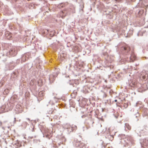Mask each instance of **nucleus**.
<instances>
[{
  "label": "nucleus",
  "mask_w": 148,
  "mask_h": 148,
  "mask_svg": "<svg viewBox=\"0 0 148 148\" xmlns=\"http://www.w3.org/2000/svg\"><path fill=\"white\" fill-rule=\"evenodd\" d=\"M143 78L144 79L145 78L144 76H143Z\"/></svg>",
  "instance_id": "nucleus-16"
},
{
  "label": "nucleus",
  "mask_w": 148,
  "mask_h": 148,
  "mask_svg": "<svg viewBox=\"0 0 148 148\" xmlns=\"http://www.w3.org/2000/svg\"><path fill=\"white\" fill-rule=\"evenodd\" d=\"M16 54L17 52L15 51V49L14 48L9 51V52L7 53V56L10 57V56H14Z\"/></svg>",
  "instance_id": "nucleus-2"
},
{
  "label": "nucleus",
  "mask_w": 148,
  "mask_h": 148,
  "mask_svg": "<svg viewBox=\"0 0 148 148\" xmlns=\"http://www.w3.org/2000/svg\"><path fill=\"white\" fill-rule=\"evenodd\" d=\"M9 33V32H6L5 35H6V36H7V38L8 39H10V38L12 37L11 34H10V35H9L8 36H7V34H8Z\"/></svg>",
  "instance_id": "nucleus-7"
},
{
  "label": "nucleus",
  "mask_w": 148,
  "mask_h": 148,
  "mask_svg": "<svg viewBox=\"0 0 148 148\" xmlns=\"http://www.w3.org/2000/svg\"><path fill=\"white\" fill-rule=\"evenodd\" d=\"M25 56H23L22 58V60H23V61H25L26 60V59H25V60H24V59L25 58Z\"/></svg>",
  "instance_id": "nucleus-12"
},
{
  "label": "nucleus",
  "mask_w": 148,
  "mask_h": 148,
  "mask_svg": "<svg viewBox=\"0 0 148 148\" xmlns=\"http://www.w3.org/2000/svg\"><path fill=\"white\" fill-rule=\"evenodd\" d=\"M125 127L126 128H127L129 130H130L131 129V127L130 125L127 123L125 124Z\"/></svg>",
  "instance_id": "nucleus-4"
},
{
  "label": "nucleus",
  "mask_w": 148,
  "mask_h": 148,
  "mask_svg": "<svg viewBox=\"0 0 148 148\" xmlns=\"http://www.w3.org/2000/svg\"><path fill=\"white\" fill-rule=\"evenodd\" d=\"M40 82V84H39L40 86H41L42 85V83L41 82V80H39V81L38 82V84H39V82Z\"/></svg>",
  "instance_id": "nucleus-11"
},
{
  "label": "nucleus",
  "mask_w": 148,
  "mask_h": 148,
  "mask_svg": "<svg viewBox=\"0 0 148 148\" xmlns=\"http://www.w3.org/2000/svg\"><path fill=\"white\" fill-rule=\"evenodd\" d=\"M126 105H126V104H125V105H124V106H126Z\"/></svg>",
  "instance_id": "nucleus-19"
},
{
  "label": "nucleus",
  "mask_w": 148,
  "mask_h": 148,
  "mask_svg": "<svg viewBox=\"0 0 148 148\" xmlns=\"http://www.w3.org/2000/svg\"><path fill=\"white\" fill-rule=\"evenodd\" d=\"M44 95V92L42 91H41L39 93L38 95L39 97H42Z\"/></svg>",
  "instance_id": "nucleus-6"
},
{
  "label": "nucleus",
  "mask_w": 148,
  "mask_h": 148,
  "mask_svg": "<svg viewBox=\"0 0 148 148\" xmlns=\"http://www.w3.org/2000/svg\"><path fill=\"white\" fill-rule=\"evenodd\" d=\"M35 82L34 79H32L31 80V81L30 82V84L32 85H33L34 82Z\"/></svg>",
  "instance_id": "nucleus-9"
},
{
  "label": "nucleus",
  "mask_w": 148,
  "mask_h": 148,
  "mask_svg": "<svg viewBox=\"0 0 148 148\" xmlns=\"http://www.w3.org/2000/svg\"><path fill=\"white\" fill-rule=\"evenodd\" d=\"M115 102L117 101V100H115Z\"/></svg>",
  "instance_id": "nucleus-17"
},
{
  "label": "nucleus",
  "mask_w": 148,
  "mask_h": 148,
  "mask_svg": "<svg viewBox=\"0 0 148 148\" xmlns=\"http://www.w3.org/2000/svg\"><path fill=\"white\" fill-rule=\"evenodd\" d=\"M2 124V122L1 121H0V126H1Z\"/></svg>",
  "instance_id": "nucleus-14"
},
{
  "label": "nucleus",
  "mask_w": 148,
  "mask_h": 148,
  "mask_svg": "<svg viewBox=\"0 0 148 148\" xmlns=\"http://www.w3.org/2000/svg\"><path fill=\"white\" fill-rule=\"evenodd\" d=\"M74 144L76 147H79L80 148H82L84 145L83 143L78 140L74 141Z\"/></svg>",
  "instance_id": "nucleus-1"
},
{
  "label": "nucleus",
  "mask_w": 148,
  "mask_h": 148,
  "mask_svg": "<svg viewBox=\"0 0 148 148\" xmlns=\"http://www.w3.org/2000/svg\"><path fill=\"white\" fill-rule=\"evenodd\" d=\"M66 14V13H65V11H62L61 13V15L62 16H65Z\"/></svg>",
  "instance_id": "nucleus-8"
},
{
  "label": "nucleus",
  "mask_w": 148,
  "mask_h": 148,
  "mask_svg": "<svg viewBox=\"0 0 148 148\" xmlns=\"http://www.w3.org/2000/svg\"><path fill=\"white\" fill-rule=\"evenodd\" d=\"M136 58V56L135 55L134 53L133 52H132L131 56L130 57V59L132 60L133 61Z\"/></svg>",
  "instance_id": "nucleus-3"
},
{
  "label": "nucleus",
  "mask_w": 148,
  "mask_h": 148,
  "mask_svg": "<svg viewBox=\"0 0 148 148\" xmlns=\"http://www.w3.org/2000/svg\"><path fill=\"white\" fill-rule=\"evenodd\" d=\"M126 105H126V104H125V105H124V106H126Z\"/></svg>",
  "instance_id": "nucleus-21"
},
{
  "label": "nucleus",
  "mask_w": 148,
  "mask_h": 148,
  "mask_svg": "<svg viewBox=\"0 0 148 148\" xmlns=\"http://www.w3.org/2000/svg\"><path fill=\"white\" fill-rule=\"evenodd\" d=\"M14 119V121H16V118H15Z\"/></svg>",
  "instance_id": "nucleus-15"
},
{
  "label": "nucleus",
  "mask_w": 148,
  "mask_h": 148,
  "mask_svg": "<svg viewBox=\"0 0 148 148\" xmlns=\"http://www.w3.org/2000/svg\"><path fill=\"white\" fill-rule=\"evenodd\" d=\"M46 137H47V138H49L50 137H48V135H46Z\"/></svg>",
  "instance_id": "nucleus-13"
},
{
  "label": "nucleus",
  "mask_w": 148,
  "mask_h": 148,
  "mask_svg": "<svg viewBox=\"0 0 148 148\" xmlns=\"http://www.w3.org/2000/svg\"><path fill=\"white\" fill-rule=\"evenodd\" d=\"M50 134V136H51L50 137H51V136H52L51 134Z\"/></svg>",
  "instance_id": "nucleus-18"
},
{
  "label": "nucleus",
  "mask_w": 148,
  "mask_h": 148,
  "mask_svg": "<svg viewBox=\"0 0 148 148\" xmlns=\"http://www.w3.org/2000/svg\"><path fill=\"white\" fill-rule=\"evenodd\" d=\"M9 92V90L8 89H5L4 92H3V93L4 95H7L8 94Z\"/></svg>",
  "instance_id": "nucleus-5"
},
{
  "label": "nucleus",
  "mask_w": 148,
  "mask_h": 148,
  "mask_svg": "<svg viewBox=\"0 0 148 148\" xmlns=\"http://www.w3.org/2000/svg\"><path fill=\"white\" fill-rule=\"evenodd\" d=\"M126 105H126V104H125V105H124V106H126Z\"/></svg>",
  "instance_id": "nucleus-20"
},
{
  "label": "nucleus",
  "mask_w": 148,
  "mask_h": 148,
  "mask_svg": "<svg viewBox=\"0 0 148 148\" xmlns=\"http://www.w3.org/2000/svg\"><path fill=\"white\" fill-rule=\"evenodd\" d=\"M124 49L125 50H127V51H130V47H124Z\"/></svg>",
  "instance_id": "nucleus-10"
}]
</instances>
